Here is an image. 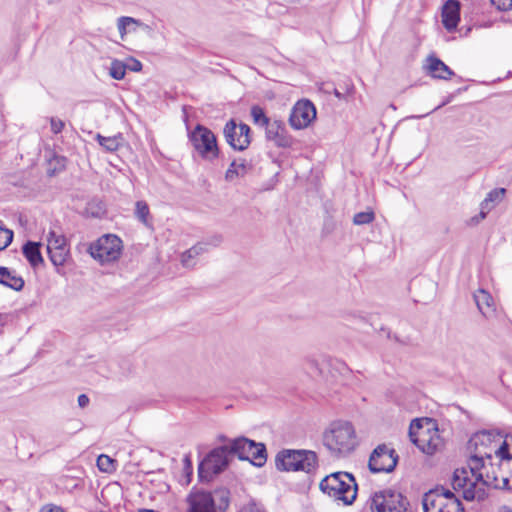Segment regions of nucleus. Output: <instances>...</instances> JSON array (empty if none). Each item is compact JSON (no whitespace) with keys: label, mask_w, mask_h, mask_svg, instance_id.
Returning <instances> with one entry per match:
<instances>
[{"label":"nucleus","mask_w":512,"mask_h":512,"mask_svg":"<svg viewBox=\"0 0 512 512\" xmlns=\"http://www.w3.org/2000/svg\"><path fill=\"white\" fill-rule=\"evenodd\" d=\"M509 479L495 473L493 465L486 463V468L470 470L467 467L458 468L453 473L452 486L455 490L463 491V498L467 501H483L487 497L485 487L494 489H510Z\"/></svg>","instance_id":"obj_1"},{"label":"nucleus","mask_w":512,"mask_h":512,"mask_svg":"<svg viewBox=\"0 0 512 512\" xmlns=\"http://www.w3.org/2000/svg\"><path fill=\"white\" fill-rule=\"evenodd\" d=\"M469 448L474 449L468 465L471 471L486 468V461L491 460L492 453L500 461L512 460L509 444L503 440V435L496 430H482L475 433L469 440Z\"/></svg>","instance_id":"obj_2"},{"label":"nucleus","mask_w":512,"mask_h":512,"mask_svg":"<svg viewBox=\"0 0 512 512\" xmlns=\"http://www.w3.org/2000/svg\"><path fill=\"white\" fill-rule=\"evenodd\" d=\"M323 445L334 457H346L354 451L358 442L356 432L351 423L336 421L324 431Z\"/></svg>","instance_id":"obj_3"},{"label":"nucleus","mask_w":512,"mask_h":512,"mask_svg":"<svg viewBox=\"0 0 512 512\" xmlns=\"http://www.w3.org/2000/svg\"><path fill=\"white\" fill-rule=\"evenodd\" d=\"M320 490L335 500L351 505L357 496V483L354 476L348 472H334L324 477Z\"/></svg>","instance_id":"obj_4"},{"label":"nucleus","mask_w":512,"mask_h":512,"mask_svg":"<svg viewBox=\"0 0 512 512\" xmlns=\"http://www.w3.org/2000/svg\"><path fill=\"white\" fill-rule=\"evenodd\" d=\"M276 467L281 471L312 473L318 467V457L311 450H282L276 455Z\"/></svg>","instance_id":"obj_5"},{"label":"nucleus","mask_w":512,"mask_h":512,"mask_svg":"<svg viewBox=\"0 0 512 512\" xmlns=\"http://www.w3.org/2000/svg\"><path fill=\"white\" fill-rule=\"evenodd\" d=\"M409 437L423 453L428 455H433L443 447L439 430L431 421L423 425L420 420H413L409 427Z\"/></svg>","instance_id":"obj_6"},{"label":"nucleus","mask_w":512,"mask_h":512,"mask_svg":"<svg viewBox=\"0 0 512 512\" xmlns=\"http://www.w3.org/2000/svg\"><path fill=\"white\" fill-rule=\"evenodd\" d=\"M188 512H223L229 506V492L225 489L209 492L195 491L187 497Z\"/></svg>","instance_id":"obj_7"},{"label":"nucleus","mask_w":512,"mask_h":512,"mask_svg":"<svg viewBox=\"0 0 512 512\" xmlns=\"http://www.w3.org/2000/svg\"><path fill=\"white\" fill-rule=\"evenodd\" d=\"M230 454L237 455L240 460H248L257 467H262L267 461L266 447L246 437H238L228 444Z\"/></svg>","instance_id":"obj_8"},{"label":"nucleus","mask_w":512,"mask_h":512,"mask_svg":"<svg viewBox=\"0 0 512 512\" xmlns=\"http://www.w3.org/2000/svg\"><path fill=\"white\" fill-rule=\"evenodd\" d=\"M189 139L195 151L203 159L212 161L218 157L217 139L210 129L198 124L189 134Z\"/></svg>","instance_id":"obj_9"},{"label":"nucleus","mask_w":512,"mask_h":512,"mask_svg":"<svg viewBox=\"0 0 512 512\" xmlns=\"http://www.w3.org/2000/svg\"><path fill=\"white\" fill-rule=\"evenodd\" d=\"M408 506V500L391 489L375 492L370 503L372 512H409Z\"/></svg>","instance_id":"obj_10"},{"label":"nucleus","mask_w":512,"mask_h":512,"mask_svg":"<svg viewBox=\"0 0 512 512\" xmlns=\"http://www.w3.org/2000/svg\"><path fill=\"white\" fill-rule=\"evenodd\" d=\"M88 251L94 259L98 260L102 264L110 263L116 261L120 257L122 241L116 235H103L89 246Z\"/></svg>","instance_id":"obj_11"},{"label":"nucleus","mask_w":512,"mask_h":512,"mask_svg":"<svg viewBox=\"0 0 512 512\" xmlns=\"http://www.w3.org/2000/svg\"><path fill=\"white\" fill-rule=\"evenodd\" d=\"M228 453V444L211 451L199 464V478L208 481L213 475L222 472L228 465Z\"/></svg>","instance_id":"obj_12"},{"label":"nucleus","mask_w":512,"mask_h":512,"mask_svg":"<svg viewBox=\"0 0 512 512\" xmlns=\"http://www.w3.org/2000/svg\"><path fill=\"white\" fill-rule=\"evenodd\" d=\"M250 127L245 123L237 124L234 119L229 120L223 129L226 142L234 149L243 151L251 143Z\"/></svg>","instance_id":"obj_13"},{"label":"nucleus","mask_w":512,"mask_h":512,"mask_svg":"<svg viewBox=\"0 0 512 512\" xmlns=\"http://www.w3.org/2000/svg\"><path fill=\"white\" fill-rule=\"evenodd\" d=\"M398 455L394 449H389L385 444L377 446L369 458V469L373 473L391 472L395 469Z\"/></svg>","instance_id":"obj_14"},{"label":"nucleus","mask_w":512,"mask_h":512,"mask_svg":"<svg viewBox=\"0 0 512 512\" xmlns=\"http://www.w3.org/2000/svg\"><path fill=\"white\" fill-rule=\"evenodd\" d=\"M47 252L52 264L56 267L57 273H60L67 257L69 256V248L64 235L50 231L47 237Z\"/></svg>","instance_id":"obj_15"},{"label":"nucleus","mask_w":512,"mask_h":512,"mask_svg":"<svg viewBox=\"0 0 512 512\" xmlns=\"http://www.w3.org/2000/svg\"><path fill=\"white\" fill-rule=\"evenodd\" d=\"M316 118V108L309 100L298 101L292 108L289 123L294 129L308 127Z\"/></svg>","instance_id":"obj_16"},{"label":"nucleus","mask_w":512,"mask_h":512,"mask_svg":"<svg viewBox=\"0 0 512 512\" xmlns=\"http://www.w3.org/2000/svg\"><path fill=\"white\" fill-rule=\"evenodd\" d=\"M422 504L424 512H464L459 499L449 500L432 493L425 494Z\"/></svg>","instance_id":"obj_17"},{"label":"nucleus","mask_w":512,"mask_h":512,"mask_svg":"<svg viewBox=\"0 0 512 512\" xmlns=\"http://www.w3.org/2000/svg\"><path fill=\"white\" fill-rule=\"evenodd\" d=\"M266 128V138L272 141L277 147L287 148L293 143L292 137L288 134L285 123L280 120H273Z\"/></svg>","instance_id":"obj_18"},{"label":"nucleus","mask_w":512,"mask_h":512,"mask_svg":"<svg viewBox=\"0 0 512 512\" xmlns=\"http://www.w3.org/2000/svg\"><path fill=\"white\" fill-rule=\"evenodd\" d=\"M253 168L252 161L243 157L235 158L225 172V180L232 182L238 178L245 177L253 171Z\"/></svg>","instance_id":"obj_19"},{"label":"nucleus","mask_w":512,"mask_h":512,"mask_svg":"<svg viewBox=\"0 0 512 512\" xmlns=\"http://www.w3.org/2000/svg\"><path fill=\"white\" fill-rule=\"evenodd\" d=\"M424 68L430 76L437 79L447 80L454 75V72L435 56L427 57Z\"/></svg>","instance_id":"obj_20"},{"label":"nucleus","mask_w":512,"mask_h":512,"mask_svg":"<svg viewBox=\"0 0 512 512\" xmlns=\"http://www.w3.org/2000/svg\"><path fill=\"white\" fill-rule=\"evenodd\" d=\"M460 20V3L457 0H448L442 9V23L451 31L455 29Z\"/></svg>","instance_id":"obj_21"},{"label":"nucleus","mask_w":512,"mask_h":512,"mask_svg":"<svg viewBox=\"0 0 512 512\" xmlns=\"http://www.w3.org/2000/svg\"><path fill=\"white\" fill-rule=\"evenodd\" d=\"M475 303L481 314L488 318L495 312L494 300L492 296L484 289H479L474 293Z\"/></svg>","instance_id":"obj_22"},{"label":"nucleus","mask_w":512,"mask_h":512,"mask_svg":"<svg viewBox=\"0 0 512 512\" xmlns=\"http://www.w3.org/2000/svg\"><path fill=\"white\" fill-rule=\"evenodd\" d=\"M0 284L15 291H21L25 282L21 276L16 275L7 267H0Z\"/></svg>","instance_id":"obj_23"},{"label":"nucleus","mask_w":512,"mask_h":512,"mask_svg":"<svg viewBox=\"0 0 512 512\" xmlns=\"http://www.w3.org/2000/svg\"><path fill=\"white\" fill-rule=\"evenodd\" d=\"M505 194L504 188H498L490 191L481 203L480 219H484L487 213L500 202Z\"/></svg>","instance_id":"obj_24"},{"label":"nucleus","mask_w":512,"mask_h":512,"mask_svg":"<svg viewBox=\"0 0 512 512\" xmlns=\"http://www.w3.org/2000/svg\"><path fill=\"white\" fill-rule=\"evenodd\" d=\"M40 246V243L29 241L22 248L24 256L34 268L44 262L40 252Z\"/></svg>","instance_id":"obj_25"},{"label":"nucleus","mask_w":512,"mask_h":512,"mask_svg":"<svg viewBox=\"0 0 512 512\" xmlns=\"http://www.w3.org/2000/svg\"><path fill=\"white\" fill-rule=\"evenodd\" d=\"M137 27L147 28V25L138 19L128 16H122L117 21V28L122 40L128 32H135Z\"/></svg>","instance_id":"obj_26"},{"label":"nucleus","mask_w":512,"mask_h":512,"mask_svg":"<svg viewBox=\"0 0 512 512\" xmlns=\"http://www.w3.org/2000/svg\"><path fill=\"white\" fill-rule=\"evenodd\" d=\"M206 245L203 243H197L190 249L186 250L181 255V263L184 267L191 268L193 267L196 262L195 259L201 255L202 253L206 252Z\"/></svg>","instance_id":"obj_27"},{"label":"nucleus","mask_w":512,"mask_h":512,"mask_svg":"<svg viewBox=\"0 0 512 512\" xmlns=\"http://www.w3.org/2000/svg\"><path fill=\"white\" fill-rule=\"evenodd\" d=\"M96 139L98 140L99 144L109 152H114L118 150L120 147V140L122 139L120 135L118 136H112V137H104L100 134H97Z\"/></svg>","instance_id":"obj_28"},{"label":"nucleus","mask_w":512,"mask_h":512,"mask_svg":"<svg viewBox=\"0 0 512 512\" xmlns=\"http://www.w3.org/2000/svg\"><path fill=\"white\" fill-rule=\"evenodd\" d=\"M135 216L145 226L149 227V206L145 201H137L135 204Z\"/></svg>","instance_id":"obj_29"},{"label":"nucleus","mask_w":512,"mask_h":512,"mask_svg":"<svg viewBox=\"0 0 512 512\" xmlns=\"http://www.w3.org/2000/svg\"><path fill=\"white\" fill-rule=\"evenodd\" d=\"M126 70L127 66L123 61L114 59L109 68V75L115 80H122L126 75Z\"/></svg>","instance_id":"obj_30"},{"label":"nucleus","mask_w":512,"mask_h":512,"mask_svg":"<svg viewBox=\"0 0 512 512\" xmlns=\"http://www.w3.org/2000/svg\"><path fill=\"white\" fill-rule=\"evenodd\" d=\"M97 467L102 472H113L116 469L115 460L108 455L102 454L97 458Z\"/></svg>","instance_id":"obj_31"},{"label":"nucleus","mask_w":512,"mask_h":512,"mask_svg":"<svg viewBox=\"0 0 512 512\" xmlns=\"http://www.w3.org/2000/svg\"><path fill=\"white\" fill-rule=\"evenodd\" d=\"M251 116L255 124L261 126H267L270 122V119L265 115L264 110L260 106H253L251 108Z\"/></svg>","instance_id":"obj_32"},{"label":"nucleus","mask_w":512,"mask_h":512,"mask_svg":"<svg viewBox=\"0 0 512 512\" xmlns=\"http://www.w3.org/2000/svg\"><path fill=\"white\" fill-rule=\"evenodd\" d=\"M375 219V214L373 211H365L356 213L353 217V223L355 225H364L373 222Z\"/></svg>","instance_id":"obj_33"},{"label":"nucleus","mask_w":512,"mask_h":512,"mask_svg":"<svg viewBox=\"0 0 512 512\" xmlns=\"http://www.w3.org/2000/svg\"><path fill=\"white\" fill-rule=\"evenodd\" d=\"M13 240V232L2 226L0 221V251L4 250Z\"/></svg>","instance_id":"obj_34"},{"label":"nucleus","mask_w":512,"mask_h":512,"mask_svg":"<svg viewBox=\"0 0 512 512\" xmlns=\"http://www.w3.org/2000/svg\"><path fill=\"white\" fill-rule=\"evenodd\" d=\"M238 512H265L263 507L251 500L247 504L243 505Z\"/></svg>","instance_id":"obj_35"},{"label":"nucleus","mask_w":512,"mask_h":512,"mask_svg":"<svg viewBox=\"0 0 512 512\" xmlns=\"http://www.w3.org/2000/svg\"><path fill=\"white\" fill-rule=\"evenodd\" d=\"M491 2L498 10H512V0H491Z\"/></svg>","instance_id":"obj_36"},{"label":"nucleus","mask_w":512,"mask_h":512,"mask_svg":"<svg viewBox=\"0 0 512 512\" xmlns=\"http://www.w3.org/2000/svg\"><path fill=\"white\" fill-rule=\"evenodd\" d=\"M50 125L51 130L54 134L60 133L65 126L64 122L61 119L55 117L50 118Z\"/></svg>","instance_id":"obj_37"},{"label":"nucleus","mask_w":512,"mask_h":512,"mask_svg":"<svg viewBox=\"0 0 512 512\" xmlns=\"http://www.w3.org/2000/svg\"><path fill=\"white\" fill-rule=\"evenodd\" d=\"M354 92H355V87H354V85L352 83L347 84V86H346V93L345 94L340 92L338 89H334V95L338 99H346L347 96L353 95Z\"/></svg>","instance_id":"obj_38"},{"label":"nucleus","mask_w":512,"mask_h":512,"mask_svg":"<svg viewBox=\"0 0 512 512\" xmlns=\"http://www.w3.org/2000/svg\"><path fill=\"white\" fill-rule=\"evenodd\" d=\"M128 61L129 63L126 64L127 69L133 72H140L142 70V63L139 60L131 57L128 59Z\"/></svg>","instance_id":"obj_39"},{"label":"nucleus","mask_w":512,"mask_h":512,"mask_svg":"<svg viewBox=\"0 0 512 512\" xmlns=\"http://www.w3.org/2000/svg\"><path fill=\"white\" fill-rule=\"evenodd\" d=\"M429 493H432L433 495L435 496H442V497H445L446 499H457L453 492H451L450 490L448 489H444V488H441V489H437L436 491H430Z\"/></svg>","instance_id":"obj_40"},{"label":"nucleus","mask_w":512,"mask_h":512,"mask_svg":"<svg viewBox=\"0 0 512 512\" xmlns=\"http://www.w3.org/2000/svg\"><path fill=\"white\" fill-rule=\"evenodd\" d=\"M41 512H64V510L56 505H46L41 509Z\"/></svg>","instance_id":"obj_41"},{"label":"nucleus","mask_w":512,"mask_h":512,"mask_svg":"<svg viewBox=\"0 0 512 512\" xmlns=\"http://www.w3.org/2000/svg\"><path fill=\"white\" fill-rule=\"evenodd\" d=\"M89 404V397L86 394L78 396V405L81 408H85Z\"/></svg>","instance_id":"obj_42"},{"label":"nucleus","mask_w":512,"mask_h":512,"mask_svg":"<svg viewBox=\"0 0 512 512\" xmlns=\"http://www.w3.org/2000/svg\"><path fill=\"white\" fill-rule=\"evenodd\" d=\"M184 471L187 473V475H190L192 472V464L188 455H186L184 458Z\"/></svg>","instance_id":"obj_43"},{"label":"nucleus","mask_w":512,"mask_h":512,"mask_svg":"<svg viewBox=\"0 0 512 512\" xmlns=\"http://www.w3.org/2000/svg\"><path fill=\"white\" fill-rule=\"evenodd\" d=\"M307 361H308V363H309L311 366H313V367L317 368V363H316V361H315L314 359H310V358H309V359H307Z\"/></svg>","instance_id":"obj_44"},{"label":"nucleus","mask_w":512,"mask_h":512,"mask_svg":"<svg viewBox=\"0 0 512 512\" xmlns=\"http://www.w3.org/2000/svg\"><path fill=\"white\" fill-rule=\"evenodd\" d=\"M56 161L61 165V167H64L65 158H56Z\"/></svg>","instance_id":"obj_45"},{"label":"nucleus","mask_w":512,"mask_h":512,"mask_svg":"<svg viewBox=\"0 0 512 512\" xmlns=\"http://www.w3.org/2000/svg\"><path fill=\"white\" fill-rule=\"evenodd\" d=\"M499 512H512L511 509L507 508V507H502Z\"/></svg>","instance_id":"obj_46"},{"label":"nucleus","mask_w":512,"mask_h":512,"mask_svg":"<svg viewBox=\"0 0 512 512\" xmlns=\"http://www.w3.org/2000/svg\"><path fill=\"white\" fill-rule=\"evenodd\" d=\"M138 512H156V511L149 510V509H140Z\"/></svg>","instance_id":"obj_47"},{"label":"nucleus","mask_w":512,"mask_h":512,"mask_svg":"<svg viewBox=\"0 0 512 512\" xmlns=\"http://www.w3.org/2000/svg\"><path fill=\"white\" fill-rule=\"evenodd\" d=\"M446 102H444L442 105H438V107H436L434 110L438 109V108H441L443 105H445Z\"/></svg>","instance_id":"obj_48"}]
</instances>
